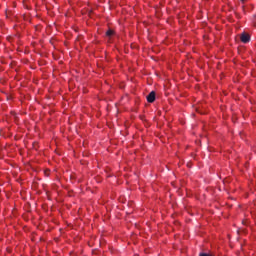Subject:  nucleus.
<instances>
[{
	"instance_id": "1",
	"label": "nucleus",
	"mask_w": 256,
	"mask_h": 256,
	"mask_svg": "<svg viewBox=\"0 0 256 256\" xmlns=\"http://www.w3.org/2000/svg\"><path fill=\"white\" fill-rule=\"evenodd\" d=\"M240 40L242 43L247 44L251 41V36H249V34H247V33H242Z\"/></svg>"
},
{
	"instance_id": "2",
	"label": "nucleus",
	"mask_w": 256,
	"mask_h": 256,
	"mask_svg": "<svg viewBox=\"0 0 256 256\" xmlns=\"http://www.w3.org/2000/svg\"><path fill=\"white\" fill-rule=\"evenodd\" d=\"M156 101V92L155 91H151L148 95H147V102L148 103H154Z\"/></svg>"
},
{
	"instance_id": "3",
	"label": "nucleus",
	"mask_w": 256,
	"mask_h": 256,
	"mask_svg": "<svg viewBox=\"0 0 256 256\" xmlns=\"http://www.w3.org/2000/svg\"><path fill=\"white\" fill-rule=\"evenodd\" d=\"M113 35H114V30L108 29V30L106 31V36H107V37H112Z\"/></svg>"
},
{
	"instance_id": "4",
	"label": "nucleus",
	"mask_w": 256,
	"mask_h": 256,
	"mask_svg": "<svg viewBox=\"0 0 256 256\" xmlns=\"http://www.w3.org/2000/svg\"><path fill=\"white\" fill-rule=\"evenodd\" d=\"M200 256H211V254H205L204 252H202Z\"/></svg>"
}]
</instances>
